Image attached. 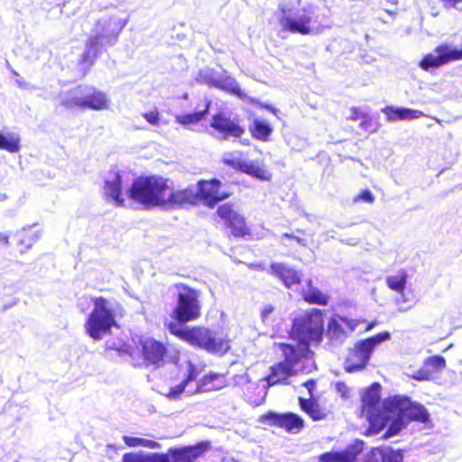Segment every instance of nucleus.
<instances>
[{"mask_svg": "<svg viewBox=\"0 0 462 462\" xmlns=\"http://www.w3.org/2000/svg\"><path fill=\"white\" fill-rule=\"evenodd\" d=\"M379 455L382 462H403L402 450H393L391 448L378 447L371 449V456Z\"/></svg>", "mask_w": 462, "mask_h": 462, "instance_id": "35", "label": "nucleus"}, {"mask_svg": "<svg viewBox=\"0 0 462 462\" xmlns=\"http://www.w3.org/2000/svg\"><path fill=\"white\" fill-rule=\"evenodd\" d=\"M371 354L372 350L363 340L357 342L346 356V370L350 373L362 370L367 365Z\"/></svg>", "mask_w": 462, "mask_h": 462, "instance_id": "18", "label": "nucleus"}, {"mask_svg": "<svg viewBox=\"0 0 462 462\" xmlns=\"http://www.w3.org/2000/svg\"><path fill=\"white\" fill-rule=\"evenodd\" d=\"M170 184L171 179L160 175L140 176L134 180L128 196L145 208H163Z\"/></svg>", "mask_w": 462, "mask_h": 462, "instance_id": "3", "label": "nucleus"}, {"mask_svg": "<svg viewBox=\"0 0 462 462\" xmlns=\"http://www.w3.org/2000/svg\"><path fill=\"white\" fill-rule=\"evenodd\" d=\"M104 197L108 201H113L116 206H125V199L122 192V177L118 172L114 173L112 180H106L104 183Z\"/></svg>", "mask_w": 462, "mask_h": 462, "instance_id": "27", "label": "nucleus"}, {"mask_svg": "<svg viewBox=\"0 0 462 462\" xmlns=\"http://www.w3.org/2000/svg\"><path fill=\"white\" fill-rule=\"evenodd\" d=\"M221 188L222 182L216 178L198 180L194 189L196 207L202 204L208 208H214L221 201L227 199L231 193Z\"/></svg>", "mask_w": 462, "mask_h": 462, "instance_id": "9", "label": "nucleus"}, {"mask_svg": "<svg viewBox=\"0 0 462 462\" xmlns=\"http://www.w3.org/2000/svg\"><path fill=\"white\" fill-rule=\"evenodd\" d=\"M446 7H454L457 4L461 3L462 0H441Z\"/></svg>", "mask_w": 462, "mask_h": 462, "instance_id": "53", "label": "nucleus"}, {"mask_svg": "<svg viewBox=\"0 0 462 462\" xmlns=\"http://www.w3.org/2000/svg\"><path fill=\"white\" fill-rule=\"evenodd\" d=\"M381 386L378 383H374L365 390L361 398L362 414L366 417L369 426L365 432V436L378 434L387 424V418L383 416L381 411Z\"/></svg>", "mask_w": 462, "mask_h": 462, "instance_id": "7", "label": "nucleus"}, {"mask_svg": "<svg viewBox=\"0 0 462 462\" xmlns=\"http://www.w3.org/2000/svg\"><path fill=\"white\" fill-rule=\"evenodd\" d=\"M365 462H379V460L376 457H372L370 452Z\"/></svg>", "mask_w": 462, "mask_h": 462, "instance_id": "55", "label": "nucleus"}, {"mask_svg": "<svg viewBox=\"0 0 462 462\" xmlns=\"http://www.w3.org/2000/svg\"><path fill=\"white\" fill-rule=\"evenodd\" d=\"M227 384L228 380L226 374L210 372L198 381L195 393L219 391L226 387Z\"/></svg>", "mask_w": 462, "mask_h": 462, "instance_id": "24", "label": "nucleus"}, {"mask_svg": "<svg viewBox=\"0 0 462 462\" xmlns=\"http://www.w3.org/2000/svg\"><path fill=\"white\" fill-rule=\"evenodd\" d=\"M383 111L387 120L391 122L416 119L424 116L421 111L407 107L386 106Z\"/></svg>", "mask_w": 462, "mask_h": 462, "instance_id": "30", "label": "nucleus"}, {"mask_svg": "<svg viewBox=\"0 0 462 462\" xmlns=\"http://www.w3.org/2000/svg\"><path fill=\"white\" fill-rule=\"evenodd\" d=\"M383 408L386 411L397 414L409 422L427 423L430 420V413L427 409L420 403L412 402L406 396L397 395L385 399Z\"/></svg>", "mask_w": 462, "mask_h": 462, "instance_id": "8", "label": "nucleus"}, {"mask_svg": "<svg viewBox=\"0 0 462 462\" xmlns=\"http://www.w3.org/2000/svg\"><path fill=\"white\" fill-rule=\"evenodd\" d=\"M296 346L287 343L278 344V347L282 353V362L292 368H295V365L310 352V346L306 343L302 341H296Z\"/></svg>", "mask_w": 462, "mask_h": 462, "instance_id": "19", "label": "nucleus"}, {"mask_svg": "<svg viewBox=\"0 0 462 462\" xmlns=\"http://www.w3.org/2000/svg\"><path fill=\"white\" fill-rule=\"evenodd\" d=\"M93 308L87 317L84 328L88 335L100 340L111 332L112 328L118 327L117 319L125 314L124 307L117 301L97 296L91 299Z\"/></svg>", "mask_w": 462, "mask_h": 462, "instance_id": "1", "label": "nucleus"}, {"mask_svg": "<svg viewBox=\"0 0 462 462\" xmlns=\"http://www.w3.org/2000/svg\"><path fill=\"white\" fill-rule=\"evenodd\" d=\"M196 207L194 187L189 185L185 188L175 189L171 180L170 189L166 192L163 208L177 209Z\"/></svg>", "mask_w": 462, "mask_h": 462, "instance_id": "16", "label": "nucleus"}, {"mask_svg": "<svg viewBox=\"0 0 462 462\" xmlns=\"http://www.w3.org/2000/svg\"><path fill=\"white\" fill-rule=\"evenodd\" d=\"M210 126L222 134L226 139L230 136L239 138L245 134V128L238 121L231 119L224 113H217L212 116Z\"/></svg>", "mask_w": 462, "mask_h": 462, "instance_id": "17", "label": "nucleus"}, {"mask_svg": "<svg viewBox=\"0 0 462 462\" xmlns=\"http://www.w3.org/2000/svg\"><path fill=\"white\" fill-rule=\"evenodd\" d=\"M402 420V417L398 416V418L392 422L385 433L382 436V439H387L390 437L397 435L405 426Z\"/></svg>", "mask_w": 462, "mask_h": 462, "instance_id": "40", "label": "nucleus"}, {"mask_svg": "<svg viewBox=\"0 0 462 462\" xmlns=\"http://www.w3.org/2000/svg\"><path fill=\"white\" fill-rule=\"evenodd\" d=\"M359 451L346 448L342 451H329L319 457V462H356Z\"/></svg>", "mask_w": 462, "mask_h": 462, "instance_id": "31", "label": "nucleus"}, {"mask_svg": "<svg viewBox=\"0 0 462 462\" xmlns=\"http://www.w3.org/2000/svg\"><path fill=\"white\" fill-rule=\"evenodd\" d=\"M248 398H249L250 402H252L254 404H260L261 403V401H257V400L252 399V397L249 396V395H248Z\"/></svg>", "mask_w": 462, "mask_h": 462, "instance_id": "58", "label": "nucleus"}, {"mask_svg": "<svg viewBox=\"0 0 462 462\" xmlns=\"http://www.w3.org/2000/svg\"><path fill=\"white\" fill-rule=\"evenodd\" d=\"M324 313L319 309H310L305 314L293 320L290 337L294 341H302L307 345H319L323 339Z\"/></svg>", "mask_w": 462, "mask_h": 462, "instance_id": "6", "label": "nucleus"}, {"mask_svg": "<svg viewBox=\"0 0 462 462\" xmlns=\"http://www.w3.org/2000/svg\"><path fill=\"white\" fill-rule=\"evenodd\" d=\"M390 337V334L387 331L380 332L374 336L369 337L363 341L365 344L368 346V347L373 351L374 346L379 343L388 339Z\"/></svg>", "mask_w": 462, "mask_h": 462, "instance_id": "41", "label": "nucleus"}, {"mask_svg": "<svg viewBox=\"0 0 462 462\" xmlns=\"http://www.w3.org/2000/svg\"><path fill=\"white\" fill-rule=\"evenodd\" d=\"M209 448V442H200L182 448H171L167 453H157V457L161 462H195Z\"/></svg>", "mask_w": 462, "mask_h": 462, "instance_id": "15", "label": "nucleus"}, {"mask_svg": "<svg viewBox=\"0 0 462 462\" xmlns=\"http://www.w3.org/2000/svg\"><path fill=\"white\" fill-rule=\"evenodd\" d=\"M373 326H374L373 324H370V325L366 328V329H370V328H372V327H373Z\"/></svg>", "mask_w": 462, "mask_h": 462, "instance_id": "60", "label": "nucleus"}, {"mask_svg": "<svg viewBox=\"0 0 462 462\" xmlns=\"http://www.w3.org/2000/svg\"><path fill=\"white\" fill-rule=\"evenodd\" d=\"M349 110L350 116H348V119L352 121L361 120L366 115L361 110L360 107L352 106Z\"/></svg>", "mask_w": 462, "mask_h": 462, "instance_id": "48", "label": "nucleus"}, {"mask_svg": "<svg viewBox=\"0 0 462 462\" xmlns=\"http://www.w3.org/2000/svg\"><path fill=\"white\" fill-rule=\"evenodd\" d=\"M231 92L233 94H236V95H240L241 90H240V88L238 86H236V87L231 88Z\"/></svg>", "mask_w": 462, "mask_h": 462, "instance_id": "56", "label": "nucleus"}, {"mask_svg": "<svg viewBox=\"0 0 462 462\" xmlns=\"http://www.w3.org/2000/svg\"><path fill=\"white\" fill-rule=\"evenodd\" d=\"M359 126L361 129L365 131L366 133H374L376 130V127L374 124L373 118L365 115L361 120H360Z\"/></svg>", "mask_w": 462, "mask_h": 462, "instance_id": "46", "label": "nucleus"}, {"mask_svg": "<svg viewBox=\"0 0 462 462\" xmlns=\"http://www.w3.org/2000/svg\"><path fill=\"white\" fill-rule=\"evenodd\" d=\"M199 373L200 371L198 368V366L189 363L187 369V375L182 380V382H184V383L188 385L190 382H193L198 378Z\"/></svg>", "mask_w": 462, "mask_h": 462, "instance_id": "43", "label": "nucleus"}, {"mask_svg": "<svg viewBox=\"0 0 462 462\" xmlns=\"http://www.w3.org/2000/svg\"><path fill=\"white\" fill-rule=\"evenodd\" d=\"M433 53L425 55L420 61V67L424 70L439 68L452 61L462 60V49H451L448 44L442 43L434 49Z\"/></svg>", "mask_w": 462, "mask_h": 462, "instance_id": "13", "label": "nucleus"}, {"mask_svg": "<svg viewBox=\"0 0 462 462\" xmlns=\"http://www.w3.org/2000/svg\"><path fill=\"white\" fill-rule=\"evenodd\" d=\"M209 107L210 102H207L204 105V107L200 110L175 116V122L185 127L195 125L205 119V117L208 115Z\"/></svg>", "mask_w": 462, "mask_h": 462, "instance_id": "32", "label": "nucleus"}, {"mask_svg": "<svg viewBox=\"0 0 462 462\" xmlns=\"http://www.w3.org/2000/svg\"><path fill=\"white\" fill-rule=\"evenodd\" d=\"M217 216L223 220L224 226L229 230V235L236 238L250 236L251 231L245 217L240 214L232 203H224L217 207Z\"/></svg>", "mask_w": 462, "mask_h": 462, "instance_id": "11", "label": "nucleus"}, {"mask_svg": "<svg viewBox=\"0 0 462 462\" xmlns=\"http://www.w3.org/2000/svg\"><path fill=\"white\" fill-rule=\"evenodd\" d=\"M187 384L184 382H181L178 385L171 387L170 391L166 393V397L170 400H177L180 397L181 393L184 392Z\"/></svg>", "mask_w": 462, "mask_h": 462, "instance_id": "45", "label": "nucleus"}, {"mask_svg": "<svg viewBox=\"0 0 462 462\" xmlns=\"http://www.w3.org/2000/svg\"><path fill=\"white\" fill-rule=\"evenodd\" d=\"M446 359L439 355L427 357L422 366L411 377L416 381H429L433 375L446 368Z\"/></svg>", "mask_w": 462, "mask_h": 462, "instance_id": "20", "label": "nucleus"}, {"mask_svg": "<svg viewBox=\"0 0 462 462\" xmlns=\"http://www.w3.org/2000/svg\"><path fill=\"white\" fill-rule=\"evenodd\" d=\"M357 324L356 320L346 317L331 318L328 324V336L331 340L341 341L346 337L348 332L356 329Z\"/></svg>", "mask_w": 462, "mask_h": 462, "instance_id": "21", "label": "nucleus"}, {"mask_svg": "<svg viewBox=\"0 0 462 462\" xmlns=\"http://www.w3.org/2000/svg\"><path fill=\"white\" fill-rule=\"evenodd\" d=\"M299 405L300 410L306 413L313 421L326 420L328 412L316 398L299 397Z\"/></svg>", "mask_w": 462, "mask_h": 462, "instance_id": "29", "label": "nucleus"}, {"mask_svg": "<svg viewBox=\"0 0 462 462\" xmlns=\"http://www.w3.org/2000/svg\"><path fill=\"white\" fill-rule=\"evenodd\" d=\"M273 311V308L272 306H267L262 310V319H264Z\"/></svg>", "mask_w": 462, "mask_h": 462, "instance_id": "54", "label": "nucleus"}, {"mask_svg": "<svg viewBox=\"0 0 462 462\" xmlns=\"http://www.w3.org/2000/svg\"><path fill=\"white\" fill-rule=\"evenodd\" d=\"M249 133L255 140L267 142L272 135L273 127L265 121L254 119L249 125Z\"/></svg>", "mask_w": 462, "mask_h": 462, "instance_id": "33", "label": "nucleus"}, {"mask_svg": "<svg viewBox=\"0 0 462 462\" xmlns=\"http://www.w3.org/2000/svg\"><path fill=\"white\" fill-rule=\"evenodd\" d=\"M270 372L265 377L269 386L286 384L289 377L296 374L295 368L290 367L286 363L278 362L270 367Z\"/></svg>", "mask_w": 462, "mask_h": 462, "instance_id": "26", "label": "nucleus"}, {"mask_svg": "<svg viewBox=\"0 0 462 462\" xmlns=\"http://www.w3.org/2000/svg\"><path fill=\"white\" fill-rule=\"evenodd\" d=\"M117 350L119 352H123V353L128 354L129 356H131L133 357V359H134V353L131 351L130 346H128L126 344H123L119 348H117Z\"/></svg>", "mask_w": 462, "mask_h": 462, "instance_id": "52", "label": "nucleus"}, {"mask_svg": "<svg viewBox=\"0 0 462 462\" xmlns=\"http://www.w3.org/2000/svg\"><path fill=\"white\" fill-rule=\"evenodd\" d=\"M260 421L281 428L291 434L299 433L305 426L304 420L294 412L277 413L269 411L261 416Z\"/></svg>", "mask_w": 462, "mask_h": 462, "instance_id": "14", "label": "nucleus"}, {"mask_svg": "<svg viewBox=\"0 0 462 462\" xmlns=\"http://www.w3.org/2000/svg\"><path fill=\"white\" fill-rule=\"evenodd\" d=\"M255 388H256V387L250 386V387L247 389V391H248V393H249V392H250V390H252V389H255Z\"/></svg>", "mask_w": 462, "mask_h": 462, "instance_id": "59", "label": "nucleus"}, {"mask_svg": "<svg viewBox=\"0 0 462 462\" xmlns=\"http://www.w3.org/2000/svg\"><path fill=\"white\" fill-rule=\"evenodd\" d=\"M21 149V139L18 134H4L0 132V150L7 151L11 153L18 152Z\"/></svg>", "mask_w": 462, "mask_h": 462, "instance_id": "36", "label": "nucleus"}, {"mask_svg": "<svg viewBox=\"0 0 462 462\" xmlns=\"http://www.w3.org/2000/svg\"><path fill=\"white\" fill-rule=\"evenodd\" d=\"M97 57V53L94 51L85 49L79 58V63L87 66H92L95 63V60Z\"/></svg>", "mask_w": 462, "mask_h": 462, "instance_id": "42", "label": "nucleus"}, {"mask_svg": "<svg viewBox=\"0 0 462 462\" xmlns=\"http://www.w3.org/2000/svg\"><path fill=\"white\" fill-rule=\"evenodd\" d=\"M60 105L66 109L106 110L109 107L106 95L93 86L79 84L60 94Z\"/></svg>", "mask_w": 462, "mask_h": 462, "instance_id": "4", "label": "nucleus"}, {"mask_svg": "<svg viewBox=\"0 0 462 462\" xmlns=\"http://www.w3.org/2000/svg\"><path fill=\"white\" fill-rule=\"evenodd\" d=\"M142 364L145 367L159 368L165 365L168 357V348L163 342L152 337L139 341Z\"/></svg>", "mask_w": 462, "mask_h": 462, "instance_id": "12", "label": "nucleus"}, {"mask_svg": "<svg viewBox=\"0 0 462 462\" xmlns=\"http://www.w3.org/2000/svg\"><path fill=\"white\" fill-rule=\"evenodd\" d=\"M407 279V272L401 270L396 275L388 276L385 282L390 290L402 293L406 288Z\"/></svg>", "mask_w": 462, "mask_h": 462, "instance_id": "37", "label": "nucleus"}, {"mask_svg": "<svg viewBox=\"0 0 462 462\" xmlns=\"http://www.w3.org/2000/svg\"><path fill=\"white\" fill-rule=\"evenodd\" d=\"M123 440L124 443L129 448L145 447L149 448H157L160 446V444L155 440L131 436H124Z\"/></svg>", "mask_w": 462, "mask_h": 462, "instance_id": "38", "label": "nucleus"}, {"mask_svg": "<svg viewBox=\"0 0 462 462\" xmlns=\"http://www.w3.org/2000/svg\"><path fill=\"white\" fill-rule=\"evenodd\" d=\"M173 287L177 290V301L171 313L172 320L168 323H177L182 327L199 319L201 317L199 291L182 282L175 283Z\"/></svg>", "mask_w": 462, "mask_h": 462, "instance_id": "5", "label": "nucleus"}, {"mask_svg": "<svg viewBox=\"0 0 462 462\" xmlns=\"http://www.w3.org/2000/svg\"><path fill=\"white\" fill-rule=\"evenodd\" d=\"M317 384V381L315 379H309L308 381L304 382L302 385L308 390L309 398H314V390Z\"/></svg>", "mask_w": 462, "mask_h": 462, "instance_id": "49", "label": "nucleus"}, {"mask_svg": "<svg viewBox=\"0 0 462 462\" xmlns=\"http://www.w3.org/2000/svg\"><path fill=\"white\" fill-rule=\"evenodd\" d=\"M282 237H286L288 239H292V240H295L296 242H298L299 244L302 245H305L306 243H305V240L299 237V236H293L291 234H288V233H284L282 235Z\"/></svg>", "mask_w": 462, "mask_h": 462, "instance_id": "51", "label": "nucleus"}, {"mask_svg": "<svg viewBox=\"0 0 462 462\" xmlns=\"http://www.w3.org/2000/svg\"><path fill=\"white\" fill-rule=\"evenodd\" d=\"M123 462H161L157 457V453L147 455H137L134 453H125L123 456Z\"/></svg>", "mask_w": 462, "mask_h": 462, "instance_id": "39", "label": "nucleus"}, {"mask_svg": "<svg viewBox=\"0 0 462 462\" xmlns=\"http://www.w3.org/2000/svg\"><path fill=\"white\" fill-rule=\"evenodd\" d=\"M120 32L121 28L115 19H99L95 23V34L86 42V49L98 54V45H114L117 42Z\"/></svg>", "mask_w": 462, "mask_h": 462, "instance_id": "10", "label": "nucleus"}, {"mask_svg": "<svg viewBox=\"0 0 462 462\" xmlns=\"http://www.w3.org/2000/svg\"><path fill=\"white\" fill-rule=\"evenodd\" d=\"M271 273L278 277L286 288L299 285L301 282V273L283 263H273L270 265Z\"/></svg>", "mask_w": 462, "mask_h": 462, "instance_id": "23", "label": "nucleus"}, {"mask_svg": "<svg viewBox=\"0 0 462 462\" xmlns=\"http://www.w3.org/2000/svg\"><path fill=\"white\" fill-rule=\"evenodd\" d=\"M257 106L261 108H263V109H266V110L272 112L274 115H277L279 112V110L277 108H275L274 106H273L272 105H269V104H263V103L258 102Z\"/></svg>", "mask_w": 462, "mask_h": 462, "instance_id": "50", "label": "nucleus"}, {"mask_svg": "<svg viewBox=\"0 0 462 462\" xmlns=\"http://www.w3.org/2000/svg\"><path fill=\"white\" fill-rule=\"evenodd\" d=\"M279 23L282 30L291 33L306 35L311 32V17L309 15H302L298 19H293L284 15L280 18Z\"/></svg>", "mask_w": 462, "mask_h": 462, "instance_id": "28", "label": "nucleus"}, {"mask_svg": "<svg viewBox=\"0 0 462 462\" xmlns=\"http://www.w3.org/2000/svg\"><path fill=\"white\" fill-rule=\"evenodd\" d=\"M143 117L152 125H158L161 121V116L157 108L143 113Z\"/></svg>", "mask_w": 462, "mask_h": 462, "instance_id": "44", "label": "nucleus"}, {"mask_svg": "<svg viewBox=\"0 0 462 462\" xmlns=\"http://www.w3.org/2000/svg\"><path fill=\"white\" fill-rule=\"evenodd\" d=\"M165 328L177 338L212 354H225L229 349L228 341L210 328L203 326L180 327L177 323H164Z\"/></svg>", "mask_w": 462, "mask_h": 462, "instance_id": "2", "label": "nucleus"}, {"mask_svg": "<svg viewBox=\"0 0 462 462\" xmlns=\"http://www.w3.org/2000/svg\"><path fill=\"white\" fill-rule=\"evenodd\" d=\"M338 386H343V387H345V388H346L345 383H339V384H338Z\"/></svg>", "mask_w": 462, "mask_h": 462, "instance_id": "61", "label": "nucleus"}, {"mask_svg": "<svg viewBox=\"0 0 462 462\" xmlns=\"http://www.w3.org/2000/svg\"><path fill=\"white\" fill-rule=\"evenodd\" d=\"M308 289L303 291L301 296L305 302L308 304H316L326 306L328 303V297L320 291L319 289L312 286V281L307 282Z\"/></svg>", "mask_w": 462, "mask_h": 462, "instance_id": "34", "label": "nucleus"}, {"mask_svg": "<svg viewBox=\"0 0 462 462\" xmlns=\"http://www.w3.org/2000/svg\"><path fill=\"white\" fill-rule=\"evenodd\" d=\"M40 231L35 226L23 227L14 235L15 245L20 254L27 252L38 241Z\"/></svg>", "mask_w": 462, "mask_h": 462, "instance_id": "25", "label": "nucleus"}, {"mask_svg": "<svg viewBox=\"0 0 462 462\" xmlns=\"http://www.w3.org/2000/svg\"><path fill=\"white\" fill-rule=\"evenodd\" d=\"M0 242L3 244H8V236H0Z\"/></svg>", "mask_w": 462, "mask_h": 462, "instance_id": "57", "label": "nucleus"}, {"mask_svg": "<svg viewBox=\"0 0 462 462\" xmlns=\"http://www.w3.org/2000/svg\"><path fill=\"white\" fill-rule=\"evenodd\" d=\"M359 200H363L367 203H373L374 201V196L369 189H363L360 191L358 195L354 198V201L357 202Z\"/></svg>", "mask_w": 462, "mask_h": 462, "instance_id": "47", "label": "nucleus"}, {"mask_svg": "<svg viewBox=\"0 0 462 462\" xmlns=\"http://www.w3.org/2000/svg\"><path fill=\"white\" fill-rule=\"evenodd\" d=\"M224 162L231 168L260 180H269L272 177L271 173L266 169L254 162L236 158L226 159Z\"/></svg>", "mask_w": 462, "mask_h": 462, "instance_id": "22", "label": "nucleus"}]
</instances>
